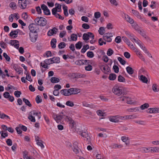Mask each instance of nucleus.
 <instances>
[{
  "label": "nucleus",
  "instance_id": "f257e3e1",
  "mask_svg": "<svg viewBox=\"0 0 159 159\" xmlns=\"http://www.w3.org/2000/svg\"><path fill=\"white\" fill-rule=\"evenodd\" d=\"M35 116H37L38 119H40L41 117L40 112H37L35 110L32 111L30 112L28 119L31 122H34L35 121Z\"/></svg>",
  "mask_w": 159,
  "mask_h": 159
},
{
  "label": "nucleus",
  "instance_id": "f03ea898",
  "mask_svg": "<svg viewBox=\"0 0 159 159\" xmlns=\"http://www.w3.org/2000/svg\"><path fill=\"white\" fill-rule=\"evenodd\" d=\"M35 22L38 25L43 26L46 24V19L42 17H37L34 20Z\"/></svg>",
  "mask_w": 159,
  "mask_h": 159
},
{
  "label": "nucleus",
  "instance_id": "7ed1b4c3",
  "mask_svg": "<svg viewBox=\"0 0 159 159\" xmlns=\"http://www.w3.org/2000/svg\"><path fill=\"white\" fill-rule=\"evenodd\" d=\"M30 4L29 0H18V4L19 7L22 9H25Z\"/></svg>",
  "mask_w": 159,
  "mask_h": 159
},
{
  "label": "nucleus",
  "instance_id": "20e7f679",
  "mask_svg": "<svg viewBox=\"0 0 159 159\" xmlns=\"http://www.w3.org/2000/svg\"><path fill=\"white\" fill-rule=\"evenodd\" d=\"M65 115H64L63 112H61L60 114H54L52 117L56 122L58 123H61V121L63 117H65Z\"/></svg>",
  "mask_w": 159,
  "mask_h": 159
},
{
  "label": "nucleus",
  "instance_id": "39448f33",
  "mask_svg": "<svg viewBox=\"0 0 159 159\" xmlns=\"http://www.w3.org/2000/svg\"><path fill=\"white\" fill-rule=\"evenodd\" d=\"M113 92L116 95L120 96L123 93V90L120 87L115 86L112 89Z\"/></svg>",
  "mask_w": 159,
  "mask_h": 159
},
{
  "label": "nucleus",
  "instance_id": "423d86ee",
  "mask_svg": "<svg viewBox=\"0 0 159 159\" xmlns=\"http://www.w3.org/2000/svg\"><path fill=\"white\" fill-rule=\"evenodd\" d=\"M29 28L30 32L37 33L39 31V26L36 24H31L29 25Z\"/></svg>",
  "mask_w": 159,
  "mask_h": 159
},
{
  "label": "nucleus",
  "instance_id": "0eeeda50",
  "mask_svg": "<svg viewBox=\"0 0 159 159\" xmlns=\"http://www.w3.org/2000/svg\"><path fill=\"white\" fill-rule=\"evenodd\" d=\"M87 131H80L79 133V134L81 135L82 137L84 138V139L88 142V144L90 143V138L89 136L88 133L86 132Z\"/></svg>",
  "mask_w": 159,
  "mask_h": 159
},
{
  "label": "nucleus",
  "instance_id": "6e6552de",
  "mask_svg": "<svg viewBox=\"0 0 159 159\" xmlns=\"http://www.w3.org/2000/svg\"><path fill=\"white\" fill-rule=\"evenodd\" d=\"M94 36L91 32H88L87 33H84L83 36V39L84 41H87L89 40V38L92 39H94Z\"/></svg>",
  "mask_w": 159,
  "mask_h": 159
},
{
  "label": "nucleus",
  "instance_id": "1a4fd4ad",
  "mask_svg": "<svg viewBox=\"0 0 159 159\" xmlns=\"http://www.w3.org/2000/svg\"><path fill=\"white\" fill-rule=\"evenodd\" d=\"M113 37L112 33H107L105 34L103 36V39L108 42H110L111 41V38Z\"/></svg>",
  "mask_w": 159,
  "mask_h": 159
},
{
  "label": "nucleus",
  "instance_id": "9d476101",
  "mask_svg": "<svg viewBox=\"0 0 159 159\" xmlns=\"http://www.w3.org/2000/svg\"><path fill=\"white\" fill-rule=\"evenodd\" d=\"M29 36L30 41L33 43H35L38 38L37 33L30 32Z\"/></svg>",
  "mask_w": 159,
  "mask_h": 159
},
{
  "label": "nucleus",
  "instance_id": "9b49d317",
  "mask_svg": "<svg viewBox=\"0 0 159 159\" xmlns=\"http://www.w3.org/2000/svg\"><path fill=\"white\" fill-rule=\"evenodd\" d=\"M41 8L43 10L45 15H50V10L44 4H41Z\"/></svg>",
  "mask_w": 159,
  "mask_h": 159
},
{
  "label": "nucleus",
  "instance_id": "f8f14e48",
  "mask_svg": "<svg viewBox=\"0 0 159 159\" xmlns=\"http://www.w3.org/2000/svg\"><path fill=\"white\" fill-rule=\"evenodd\" d=\"M148 113H159V108H149L146 111Z\"/></svg>",
  "mask_w": 159,
  "mask_h": 159
},
{
  "label": "nucleus",
  "instance_id": "ddd939ff",
  "mask_svg": "<svg viewBox=\"0 0 159 159\" xmlns=\"http://www.w3.org/2000/svg\"><path fill=\"white\" fill-rule=\"evenodd\" d=\"M70 95L77 94L80 92V90L77 88H71L69 89Z\"/></svg>",
  "mask_w": 159,
  "mask_h": 159
},
{
  "label": "nucleus",
  "instance_id": "4468645a",
  "mask_svg": "<svg viewBox=\"0 0 159 159\" xmlns=\"http://www.w3.org/2000/svg\"><path fill=\"white\" fill-rule=\"evenodd\" d=\"M130 39L134 43L135 42L139 46L142 44L141 42L137 38H134V36H131V37H130Z\"/></svg>",
  "mask_w": 159,
  "mask_h": 159
},
{
  "label": "nucleus",
  "instance_id": "2eb2a0df",
  "mask_svg": "<svg viewBox=\"0 0 159 159\" xmlns=\"http://www.w3.org/2000/svg\"><path fill=\"white\" fill-rule=\"evenodd\" d=\"M10 43L12 45L14 46L15 47L18 49L19 46V43L18 41L14 40H11L10 41Z\"/></svg>",
  "mask_w": 159,
  "mask_h": 159
},
{
  "label": "nucleus",
  "instance_id": "dca6fc26",
  "mask_svg": "<svg viewBox=\"0 0 159 159\" xmlns=\"http://www.w3.org/2000/svg\"><path fill=\"white\" fill-rule=\"evenodd\" d=\"M13 67L16 71L18 73V74H20L22 72V68L19 66L17 65H14Z\"/></svg>",
  "mask_w": 159,
  "mask_h": 159
},
{
  "label": "nucleus",
  "instance_id": "f3484780",
  "mask_svg": "<svg viewBox=\"0 0 159 159\" xmlns=\"http://www.w3.org/2000/svg\"><path fill=\"white\" fill-rule=\"evenodd\" d=\"M100 68L102 71L104 73H107V72L109 71L110 68L107 66H104L102 65L101 66Z\"/></svg>",
  "mask_w": 159,
  "mask_h": 159
},
{
  "label": "nucleus",
  "instance_id": "a211bd4d",
  "mask_svg": "<svg viewBox=\"0 0 159 159\" xmlns=\"http://www.w3.org/2000/svg\"><path fill=\"white\" fill-rule=\"evenodd\" d=\"M151 147H142L141 148V151L143 153H147L151 152Z\"/></svg>",
  "mask_w": 159,
  "mask_h": 159
},
{
  "label": "nucleus",
  "instance_id": "6ab92c4d",
  "mask_svg": "<svg viewBox=\"0 0 159 159\" xmlns=\"http://www.w3.org/2000/svg\"><path fill=\"white\" fill-rule=\"evenodd\" d=\"M87 61V60H80L76 61L75 62V63L76 64L78 65H82L84 64L86 65V63Z\"/></svg>",
  "mask_w": 159,
  "mask_h": 159
},
{
  "label": "nucleus",
  "instance_id": "aec40b11",
  "mask_svg": "<svg viewBox=\"0 0 159 159\" xmlns=\"http://www.w3.org/2000/svg\"><path fill=\"white\" fill-rule=\"evenodd\" d=\"M61 93L65 96H70L69 89H65L61 90Z\"/></svg>",
  "mask_w": 159,
  "mask_h": 159
},
{
  "label": "nucleus",
  "instance_id": "412c9836",
  "mask_svg": "<svg viewBox=\"0 0 159 159\" xmlns=\"http://www.w3.org/2000/svg\"><path fill=\"white\" fill-rule=\"evenodd\" d=\"M60 61L59 57H54L52 58H50V64L53 63H59Z\"/></svg>",
  "mask_w": 159,
  "mask_h": 159
},
{
  "label": "nucleus",
  "instance_id": "4be33fe9",
  "mask_svg": "<svg viewBox=\"0 0 159 159\" xmlns=\"http://www.w3.org/2000/svg\"><path fill=\"white\" fill-rule=\"evenodd\" d=\"M151 152L153 153H159V147H151Z\"/></svg>",
  "mask_w": 159,
  "mask_h": 159
},
{
  "label": "nucleus",
  "instance_id": "5701e85b",
  "mask_svg": "<svg viewBox=\"0 0 159 159\" xmlns=\"http://www.w3.org/2000/svg\"><path fill=\"white\" fill-rule=\"evenodd\" d=\"M139 111V108L138 107L129 108L126 110L127 111L131 112H136Z\"/></svg>",
  "mask_w": 159,
  "mask_h": 159
},
{
  "label": "nucleus",
  "instance_id": "b1692460",
  "mask_svg": "<svg viewBox=\"0 0 159 159\" xmlns=\"http://www.w3.org/2000/svg\"><path fill=\"white\" fill-rule=\"evenodd\" d=\"M57 43V40L55 38H53L50 42L52 48H55L56 47V43Z\"/></svg>",
  "mask_w": 159,
  "mask_h": 159
},
{
  "label": "nucleus",
  "instance_id": "393cba45",
  "mask_svg": "<svg viewBox=\"0 0 159 159\" xmlns=\"http://www.w3.org/2000/svg\"><path fill=\"white\" fill-rule=\"evenodd\" d=\"M50 81L52 83H57L60 81V79L56 77H52L50 78Z\"/></svg>",
  "mask_w": 159,
  "mask_h": 159
},
{
  "label": "nucleus",
  "instance_id": "a878e982",
  "mask_svg": "<svg viewBox=\"0 0 159 159\" xmlns=\"http://www.w3.org/2000/svg\"><path fill=\"white\" fill-rule=\"evenodd\" d=\"M50 30L51 31L50 32V36H51L56 34L58 31V29L57 28L54 27Z\"/></svg>",
  "mask_w": 159,
  "mask_h": 159
},
{
  "label": "nucleus",
  "instance_id": "bb28decb",
  "mask_svg": "<svg viewBox=\"0 0 159 159\" xmlns=\"http://www.w3.org/2000/svg\"><path fill=\"white\" fill-rule=\"evenodd\" d=\"M125 18L126 20L131 24H133L134 23V20L130 18L128 15H125Z\"/></svg>",
  "mask_w": 159,
  "mask_h": 159
},
{
  "label": "nucleus",
  "instance_id": "cd10ccee",
  "mask_svg": "<svg viewBox=\"0 0 159 159\" xmlns=\"http://www.w3.org/2000/svg\"><path fill=\"white\" fill-rule=\"evenodd\" d=\"M152 89L154 92H157L159 91L158 85L156 84H153L152 86Z\"/></svg>",
  "mask_w": 159,
  "mask_h": 159
},
{
  "label": "nucleus",
  "instance_id": "c85d7f7f",
  "mask_svg": "<svg viewBox=\"0 0 159 159\" xmlns=\"http://www.w3.org/2000/svg\"><path fill=\"white\" fill-rule=\"evenodd\" d=\"M18 33V30H15L11 31L9 34L10 36L12 37L15 35L14 37L16 38L17 36V34Z\"/></svg>",
  "mask_w": 159,
  "mask_h": 159
},
{
  "label": "nucleus",
  "instance_id": "c756f323",
  "mask_svg": "<svg viewBox=\"0 0 159 159\" xmlns=\"http://www.w3.org/2000/svg\"><path fill=\"white\" fill-rule=\"evenodd\" d=\"M137 116L133 115H130L125 116V120L129 119H133L137 118Z\"/></svg>",
  "mask_w": 159,
  "mask_h": 159
},
{
  "label": "nucleus",
  "instance_id": "7c9ffc66",
  "mask_svg": "<svg viewBox=\"0 0 159 159\" xmlns=\"http://www.w3.org/2000/svg\"><path fill=\"white\" fill-rule=\"evenodd\" d=\"M109 120L113 122H115V123H117L118 122V120L117 119V116H112L109 118Z\"/></svg>",
  "mask_w": 159,
  "mask_h": 159
},
{
  "label": "nucleus",
  "instance_id": "2f4dec72",
  "mask_svg": "<svg viewBox=\"0 0 159 159\" xmlns=\"http://www.w3.org/2000/svg\"><path fill=\"white\" fill-rule=\"evenodd\" d=\"M134 121L136 124L141 125H145V122L144 120H135Z\"/></svg>",
  "mask_w": 159,
  "mask_h": 159
},
{
  "label": "nucleus",
  "instance_id": "473e14b6",
  "mask_svg": "<svg viewBox=\"0 0 159 159\" xmlns=\"http://www.w3.org/2000/svg\"><path fill=\"white\" fill-rule=\"evenodd\" d=\"M140 80L144 83H147L148 81L147 78L143 75L140 76Z\"/></svg>",
  "mask_w": 159,
  "mask_h": 159
},
{
  "label": "nucleus",
  "instance_id": "72a5a7b5",
  "mask_svg": "<svg viewBox=\"0 0 159 159\" xmlns=\"http://www.w3.org/2000/svg\"><path fill=\"white\" fill-rule=\"evenodd\" d=\"M127 72L130 75L134 73V70L133 69L130 67L127 66L126 68Z\"/></svg>",
  "mask_w": 159,
  "mask_h": 159
},
{
  "label": "nucleus",
  "instance_id": "f704fd0d",
  "mask_svg": "<svg viewBox=\"0 0 159 159\" xmlns=\"http://www.w3.org/2000/svg\"><path fill=\"white\" fill-rule=\"evenodd\" d=\"M83 105L84 107H89L91 108H93V105L92 104H88L86 101H84L82 102Z\"/></svg>",
  "mask_w": 159,
  "mask_h": 159
},
{
  "label": "nucleus",
  "instance_id": "c9c22d12",
  "mask_svg": "<svg viewBox=\"0 0 159 159\" xmlns=\"http://www.w3.org/2000/svg\"><path fill=\"white\" fill-rule=\"evenodd\" d=\"M65 118L66 121L69 122L70 123L73 124L74 122L71 117L67 116H65Z\"/></svg>",
  "mask_w": 159,
  "mask_h": 159
},
{
  "label": "nucleus",
  "instance_id": "e433bc0d",
  "mask_svg": "<svg viewBox=\"0 0 159 159\" xmlns=\"http://www.w3.org/2000/svg\"><path fill=\"white\" fill-rule=\"evenodd\" d=\"M132 12L133 14L136 16L138 18H140V15L139 14V12L136 11L134 10H132Z\"/></svg>",
  "mask_w": 159,
  "mask_h": 159
},
{
  "label": "nucleus",
  "instance_id": "4c0bfd02",
  "mask_svg": "<svg viewBox=\"0 0 159 159\" xmlns=\"http://www.w3.org/2000/svg\"><path fill=\"white\" fill-rule=\"evenodd\" d=\"M123 146L121 144H113L112 145V148H122Z\"/></svg>",
  "mask_w": 159,
  "mask_h": 159
},
{
  "label": "nucleus",
  "instance_id": "58836bf2",
  "mask_svg": "<svg viewBox=\"0 0 159 159\" xmlns=\"http://www.w3.org/2000/svg\"><path fill=\"white\" fill-rule=\"evenodd\" d=\"M121 140L123 142L125 143L126 145L129 144V142L128 141V138L125 136H123L121 138Z\"/></svg>",
  "mask_w": 159,
  "mask_h": 159
},
{
  "label": "nucleus",
  "instance_id": "ea45409f",
  "mask_svg": "<svg viewBox=\"0 0 159 159\" xmlns=\"http://www.w3.org/2000/svg\"><path fill=\"white\" fill-rule=\"evenodd\" d=\"M116 75L115 74L111 73L109 75V79L111 80H114L116 79Z\"/></svg>",
  "mask_w": 159,
  "mask_h": 159
},
{
  "label": "nucleus",
  "instance_id": "a19ab883",
  "mask_svg": "<svg viewBox=\"0 0 159 159\" xmlns=\"http://www.w3.org/2000/svg\"><path fill=\"white\" fill-rule=\"evenodd\" d=\"M66 43L64 42H61L58 45V47L59 49H62L66 47Z\"/></svg>",
  "mask_w": 159,
  "mask_h": 159
},
{
  "label": "nucleus",
  "instance_id": "79ce46f5",
  "mask_svg": "<svg viewBox=\"0 0 159 159\" xmlns=\"http://www.w3.org/2000/svg\"><path fill=\"white\" fill-rule=\"evenodd\" d=\"M138 32L143 37L146 39L150 40V39L146 35L144 32L142 31L141 30H139V31H138Z\"/></svg>",
  "mask_w": 159,
  "mask_h": 159
},
{
  "label": "nucleus",
  "instance_id": "37998d69",
  "mask_svg": "<svg viewBox=\"0 0 159 159\" xmlns=\"http://www.w3.org/2000/svg\"><path fill=\"white\" fill-rule=\"evenodd\" d=\"M126 101L128 104H132L134 103V102L131 98L128 97H127Z\"/></svg>",
  "mask_w": 159,
  "mask_h": 159
},
{
  "label": "nucleus",
  "instance_id": "c03bdc74",
  "mask_svg": "<svg viewBox=\"0 0 159 159\" xmlns=\"http://www.w3.org/2000/svg\"><path fill=\"white\" fill-rule=\"evenodd\" d=\"M149 107V105L148 103H145L141 105L140 108L141 110H144L145 109L148 108Z\"/></svg>",
  "mask_w": 159,
  "mask_h": 159
},
{
  "label": "nucleus",
  "instance_id": "a18cd8bd",
  "mask_svg": "<svg viewBox=\"0 0 159 159\" xmlns=\"http://www.w3.org/2000/svg\"><path fill=\"white\" fill-rule=\"evenodd\" d=\"M23 100L27 105L29 107L31 106V104L30 103V101L28 99L24 98L23 99Z\"/></svg>",
  "mask_w": 159,
  "mask_h": 159
},
{
  "label": "nucleus",
  "instance_id": "49530a36",
  "mask_svg": "<svg viewBox=\"0 0 159 159\" xmlns=\"http://www.w3.org/2000/svg\"><path fill=\"white\" fill-rule=\"evenodd\" d=\"M118 80L120 82H124L125 81V78L121 75L118 76Z\"/></svg>",
  "mask_w": 159,
  "mask_h": 159
},
{
  "label": "nucleus",
  "instance_id": "de8ad7c7",
  "mask_svg": "<svg viewBox=\"0 0 159 159\" xmlns=\"http://www.w3.org/2000/svg\"><path fill=\"white\" fill-rule=\"evenodd\" d=\"M89 46L88 45H84L81 50V52L84 53L87 49L89 48Z\"/></svg>",
  "mask_w": 159,
  "mask_h": 159
},
{
  "label": "nucleus",
  "instance_id": "09e8293b",
  "mask_svg": "<svg viewBox=\"0 0 159 159\" xmlns=\"http://www.w3.org/2000/svg\"><path fill=\"white\" fill-rule=\"evenodd\" d=\"M132 27L134 29L137 31H138L140 30V29L139 27L138 26V25L135 23H133L132 24Z\"/></svg>",
  "mask_w": 159,
  "mask_h": 159
},
{
  "label": "nucleus",
  "instance_id": "8fccbe9b",
  "mask_svg": "<svg viewBox=\"0 0 159 159\" xmlns=\"http://www.w3.org/2000/svg\"><path fill=\"white\" fill-rule=\"evenodd\" d=\"M10 7L13 9H15L16 8V3L14 2H11L10 4Z\"/></svg>",
  "mask_w": 159,
  "mask_h": 159
},
{
  "label": "nucleus",
  "instance_id": "3c124183",
  "mask_svg": "<svg viewBox=\"0 0 159 159\" xmlns=\"http://www.w3.org/2000/svg\"><path fill=\"white\" fill-rule=\"evenodd\" d=\"M87 56L89 58H92L94 56V54L92 51H89L87 53Z\"/></svg>",
  "mask_w": 159,
  "mask_h": 159
},
{
  "label": "nucleus",
  "instance_id": "603ef678",
  "mask_svg": "<svg viewBox=\"0 0 159 159\" xmlns=\"http://www.w3.org/2000/svg\"><path fill=\"white\" fill-rule=\"evenodd\" d=\"M77 36L75 34H73L71 35L70 39L73 41H76L77 39Z\"/></svg>",
  "mask_w": 159,
  "mask_h": 159
},
{
  "label": "nucleus",
  "instance_id": "864d4df0",
  "mask_svg": "<svg viewBox=\"0 0 159 159\" xmlns=\"http://www.w3.org/2000/svg\"><path fill=\"white\" fill-rule=\"evenodd\" d=\"M66 104L67 106L70 107H73L74 105L73 102L70 101H67L66 103Z\"/></svg>",
  "mask_w": 159,
  "mask_h": 159
},
{
  "label": "nucleus",
  "instance_id": "5fc2aeb1",
  "mask_svg": "<svg viewBox=\"0 0 159 159\" xmlns=\"http://www.w3.org/2000/svg\"><path fill=\"white\" fill-rule=\"evenodd\" d=\"M35 100L37 103H39L42 102L41 98L39 95L37 96L35 98Z\"/></svg>",
  "mask_w": 159,
  "mask_h": 159
},
{
  "label": "nucleus",
  "instance_id": "6e6d98bb",
  "mask_svg": "<svg viewBox=\"0 0 159 159\" xmlns=\"http://www.w3.org/2000/svg\"><path fill=\"white\" fill-rule=\"evenodd\" d=\"M128 45L129 46L130 48L133 50L134 52H135V51H136L138 49L137 48H136L135 47H134L133 44L131 43H130Z\"/></svg>",
  "mask_w": 159,
  "mask_h": 159
},
{
  "label": "nucleus",
  "instance_id": "4d7b16f0",
  "mask_svg": "<svg viewBox=\"0 0 159 159\" xmlns=\"http://www.w3.org/2000/svg\"><path fill=\"white\" fill-rule=\"evenodd\" d=\"M118 60L122 65H124L125 64V61L121 57H119L118 58Z\"/></svg>",
  "mask_w": 159,
  "mask_h": 159
},
{
  "label": "nucleus",
  "instance_id": "13d9d810",
  "mask_svg": "<svg viewBox=\"0 0 159 159\" xmlns=\"http://www.w3.org/2000/svg\"><path fill=\"white\" fill-rule=\"evenodd\" d=\"M82 46V43L80 41L78 42L75 44V47L76 49H80Z\"/></svg>",
  "mask_w": 159,
  "mask_h": 159
},
{
  "label": "nucleus",
  "instance_id": "bf43d9fd",
  "mask_svg": "<svg viewBox=\"0 0 159 159\" xmlns=\"http://www.w3.org/2000/svg\"><path fill=\"white\" fill-rule=\"evenodd\" d=\"M104 28L103 27H100L98 30V32L99 34L101 35L103 34H104Z\"/></svg>",
  "mask_w": 159,
  "mask_h": 159
},
{
  "label": "nucleus",
  "instance_id": "052dcab7",
  "mask_svg": "<svg viewBox=\"0 0 159 159\" xmlns=\"http://www.w3.org/2000/svg\"><path fill=\"white\" fill-rule=\"evenodd\" d=\"M3 56L7 61H10V57L8 55H7L6 53L5 52L3 53Z\"/></svg>",
  "mask_w": 159,
  "mask_h": 159
},
{
  "label": "nucleus",
  "instance_id": "680f3d73",
  "mask_svg": "<svg viewBox=\"0 0 159 159\" xmlns=\"http://www.w3.org/2000/svg\"><path fill=\"white\" fill-rule=\"evenodd\" d=\"M21 94V92L19 91H16L14 92V95L17 98L19 97Z\"/></svg>",
  "mask_w": 159,
  "mask_h": 159
},
{
  "label": "nucleus",
  "instance_id": "e2e57ef3",
  "mask_svg": "<svg viewBox=\"0 0 159 159\" xmlns=\"http://www.w3.org/2000/svg\"><path fill=\"white\" fill-rule=\"evenodd\" d=\"M113 50L111 48H109L107 52V54L108 56H111L113 53Z\"/></svg>",
  "mask_w": 159,
  "mask_h": 159
},
{
  "label": "nucleus",
  "instance_id": "0e129e2a",
  "mask_svg": "<svg viewBox=\"0 0 159 159\" xmlns=\"http://www.w3.org/2000/svg\"><path fill=\"white\" fill-rule=\"evenodd\" d=\"M35 9L38 14H41L42 13V11L40 7L39 6L36 7Z\"/></svg>",
  "mask_w": 159,
  "mask_h": 159
},
{
  "label": "nucleus",
  "instance_id": "69168bd1",
  "mask_svg": "<svg viewBox=\"0 0 159 159\" xmlns=\"http://www.w3.org/2000/svg\"><path fill=\"white\" fill-rule=\"evenodd\" d=\"M101 13L99 12L98 11L95 12L94 15L95 17L96 18H98L101 17Z\"/></svg>",
  "mask_w": 159,
  "mask_h": 159
},
{
  "label": "nucleus",
  "instance_id": "338daca9",
  "mask_svg": "<svg viewBox=\"0 0 159 159\" xmlns=\"http://www.w3.org/2000/svg\"><path fill=\"white\" fill-rule=\"evenodd\" d=\"M113 69L114 70V71L116 73H118L119 71V68L118 67L114 65L113 66Z\"/></svg>",
  "mask_w": 159,
  "mask_h": 159
},
{
  "label": "nucleus",
  "instance_id": "774afa93",
  "mask_svg": "<svg viewBox=\"0 0 159 159\" xmlns=\"http://www.w3.org/2000/svg\"><path fill=\"white\" fill-rule=\"evenodd\" d=\"M122 39L128 45L130 43L129 40L125 37H123Z\"/></svg>",
  "mask_w": 159,
  "mask_h": 159
}]
</instances>
